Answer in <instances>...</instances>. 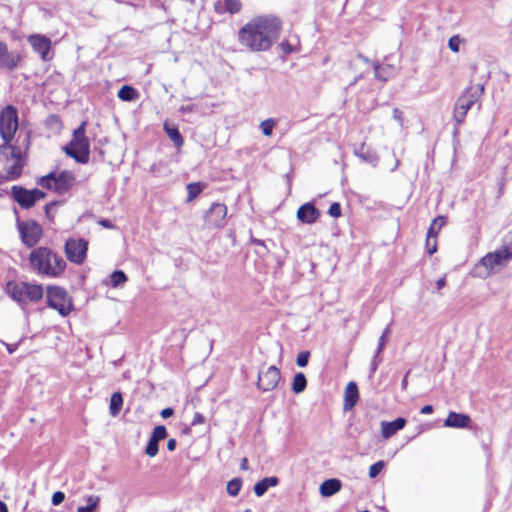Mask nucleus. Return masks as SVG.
<instances>
[{
	"instance_id": "obj_1",
	"label": "nucleus",
	"mask_w": 512,
	"mask_h": 512,
	"mask_svg": "<svg viewBox=\"0 0 512 512\" xmlns=\"http://www.w3.org/2000/svg\"><path fill=\"white\" fill-rule=\"evenodd\" d=\"M280 19L273 15H260L249 20L237 34L241 46L251 52L268 51L279 39Z\"/></svg>"
},
{
	"instance_id": "obj_2",
	"label": "nucleus",
	"mask_w": 512,
	"mask_h": 512,
	"mask_svg": "<svg viewBox=\"0 0 512 512\" xmlns=\"http://www.w3.org/2000/svg\"><path fill=\"white\" fill-rule=\"evenodd\" d=\"M29 261L32 268L40 275L57 278L66 269V262L59 254L48 247H38L31 251Z\"/></svg>"
},
{
	"instance_id": "obj_3",
	"label": "nucleus",
	"mask_w": 512,
	"mask_h": 512,
	"mask_svg": "<svg viewBox=\"0 0 512 512\" xmlns=\"http://www.w3.org/2000/svg\"><path fill=\"white\" fill-rule=\"evenodd\" d=\"M512 259V229L505 235L502 246L487 253L476 265L477 275L482 278L498 272Z\"/></svg>"
},
{
	"instance_id": "obj_4",
	"label": "nucleus",
	"mask_w": 512,
	"mask_h": 512,
	"mask_svg": "<svg viewBox=\"0 0 512 512\" xmlns=\"http://www.w3.org/2000/svg\"><path fill=\"white\" fill-rule=\"evenodd\" d=\"M24 161L20 149L11 144L0 145V183L18 179Z\"/></svg>"
},
{
	"instance_id": "obj_5",
	"label": "nucleus",
	"mask_w": 512,
	"mask_h": 512,
	"mask_svg": "<svg viewBox=\"0 0 512 512\" xmlns=\"http://www.w3.org/2000/svg\"><path fill=\"white\" fill-rule=\"evenodd\" d=\"M6 294L22 308L30 302H38L43 297V287L39 284L9 281L5 288Z\"/></svg>"
},
{
	"instance_id": "obj_6",
	"label": "nucleus",
	"mask_w": 512,
	"mask_h": 512,
	"mask_svg": "<svg viewBox=\"0 0 512 512\" xmlns=\"http://www.w3.org/2000/svg\"><path fill=\"white\" fill-rule=\"evenodd\" d=\"M86 121L74 130L71 141L64 147L65 153L77 163L87 164L90 159V142L86 136Z\"/></svg>"
},
{
	"instance_id": "obj_7",
	"label": "nucleus",
	"mask_w": 512,
	"mask_h": 512,
	"mask_svg": "<svg viewBox=\"0 0 512 512\" xmlns=\"http://www.w3.org/2000/svg\"><path fill=\"white\" fill-rule=\"evenodd\" d=\"M76 177L73 172L63 170L59 174L51 172L41 177L37 184L58 194L67 193L74 185Z\"/></svg>"
},
{
	"instance_id": "obj_8",
	"label": "nucleus",
	"mask_w": 512,
	"mask_h": 512,
	"mask_svg": "<svg viewBox=\"0 0 512 512\" xmlns=\"http://www.w3.org/2000/svg\"><path fill=\"white\" fill-rule=\"evenodd\" d=\"M18 110L13 105H7L0 111V136L3 144H11L18 129Z\"/></svg>"
},
{
	"instance_id": "obj_9",
	"label": "nucleus",
	"mask_w": 512,
	"mask_h": 512,
	"mask_svg": "<svg viewBox=\"0 0 512 512\" xmlns=\"http://www.w3.org/2000/svg\"><path fill=\"white\" fill-rule=\"evenodd\" d=\"M47 305L58 311L61 316H67L72 310V303L64 288L49 286L47 288Z\"/></svg>"
},
{
	"instance_id": "obj_10",
	"label": "nucleus",
	"mask_w": 512,
	"mask_h": 512,
	"mask_svg": "<svg viewBox=\"0 0 512 512\" xmlns=\"http://www.w3.org/2000/svg\"><path fill=\"white\" fill-rule=\"evenodd\" d=\"M227 206L224 203L214 202L203 216V229H222L226 225Z\"/></svg>"
},
{
	"instance_id": "obj_11",
	"label": "nucleus",
	"mask_w": 512,
	"mask_h": 512,
	"mask_svg": "<svg viewBox=\"0 0 512 512\" xmlns=\"http://www.w3.org/2000/svg\"><path fill=\"white\" fill-rule=\"evenodd\" d=\"M483 89V86H481L479 91H474L472 87H469L458 98L453 111V117L457 124L464 122L467 112L474 105L479 93H482Z\"/></svg>"
},
{
	"instance_id": "obj_12",
	"label": "nucleus",
	"mask_w": 512,
	"mask_h": 512,
	"mask_svg": "<svg viewBox=\"0 0 512 512\" xmlns=\"http://www.w3.org/2000/svg\"><path fill=\"white\" fill-rule=\"evenodd\" d=\"M17 228L21 241L27 248L35 247L42 238L43 229L34 220L18 221Z\"/></svg>"
},
{
	"instance_id": "obj_13",
	"label": "nucleus",
	"mask_w": 512,
	"mask_h": 512,
	"mask_svg": "<svg viewBox=\"0 0 512 512\" xmlns=\"http://www.w3.org/2000/svg\"><path fill=\"white\" fill-rule=\"evenodd\" d=\"M13 199L24 209H29L35 203L46 197V193L34 188L28 190L22 186H13L11 189Z\"/></svg>"
},
{
	"instance_id": "obj_14",
	"label": "nucleus",
	"mask_w": 512,
	"mask_h": 512,
	"mask_svg": "<svg viewBox=\"0 0 512 512\" xmlns=\"http://www.w3.org/2000/svg\"><path fill=\"white\" fill-rule=\"evenodd\" d=\"M64 250L66 257L70 262L80 265L86 259L88 242L82 238H69L65 242Z\"/></svg>"
},
{
	"instance_id": "obj_15",
	"label": "nucleus",
	"mask_w": 512,
	"mask_h": 512,
	"mask_svg": "<svg viewBox=\"0 0 512 512\" xmlns=\"http://www.w3.org/2000/svg\"><path fill=\"white\" fill-rule=\"evenodd\" d=\"M28 43L43 61H50L53 58L50 38L41 34H33L28 37Z\"/></svg>"
},
{
	"instance_id": "obj_16",
	"label": "nucleus",
	"mask_w": 512,
	"mask_h": 512,
	"mask_svg": "<svg viewBox=\"0 0 512 512\" xmlns=\"http://www.w3.org/2000/svg\"><path fill=\"white\" fill-rule=\"evenodd\" d=\"M280 371L275 366L261 370L258 376V387L263 391L274 389L280 380Z\"/></svg>"
},
{
	"instance_id": "obj_17",
	"label": "nucleus",
	"mask_w": 512,
	"mask_h": 512,
	"mask_svg": "<svg viewBox=\"0 0 512 512\" xmlns=\"http://www.w3.org/2000/svg\"><path fill=\"white\" fill-rule=\"evenodd\" d=\"M20 61V54L10 52L6 43L0 41V69L12 71L18 67Z\"/></svg>"
},
{
	"instance_id": "obj_18",
	"label": "nucleus",
	"mask_w": 512,
	"mask_h": 512,
	"mask_svg": "<svg viewBox=\"0 0 512 512\" xmlns=\"http://www.w3.org/2000/svg\"><path fill=\"white\" fill-rule=\"evenodd\" d=\"M407 421L403 417L396 418L393 421H382L380 423L381 426V435L384 439H389L394 434H396L398 431L402 430Z\"/></svg>"
},
{
	"instance_id": "obj_19",
	"label": "nucleus",
	"mask_w": 512,
	"mask_h": 512,
	"mask_svg": "<svg viewBox=\"0 0 512 512\" xmlns=\"http://www.w3.org/2000/svg\"><path fill=\"white\" fill-rule=\"evenodd\" d=\"M319 217V211L311 203H305L297 211V218L305 224L314 223Z\"/></svg>"
},
{
	"instance_id": "obj_20",
	"label": "nucleus",
	"mask_w": 512,
	"mask_h": 512,
	"mask_svg": "<svg viewBox=\"0 0 512 512\" xmlns=\"http://www.w3.org/2000/svg\"><path fill=\"white\" fill-rule=\"evenodd\" d=\"M359 398L358 387L355 382H349L344 392V411H350L356 405Z\"/></svg>"
},
{
	"instance_id": "obj_21",
	"label": "nucleus",
	"mask_w": 512,
	"mask_h": 512,
	"mask_svg": "<svg viewBox=\"0 0 512 512\" xmlns=\"http://www.w3.org/2000/svg\"><path fill=\"white\" fill-rule=\"evenodd\" d=\"M471 419L466 414L450 412L444 421L445 427L466 428L469 426Z\"/></svg>"
},
{
	"instance_id": "obj_22",
	"label": "nucleus",
	"mask_w": 512,
	"mask_h": 512,
	"mask_svg": "<svg viewBox=\"0 0 512 512\" xmlns=\"http://www.w3.org/2000/svg\"><path fill=\"white\" fill-rule=\"evenodd\" d=\"M342 488V482L337 478H330L322 482L319 492L322 497H331Z\"/></svg>"
},
{
	"instance_id": "obj_23",
	"label": "nucleus",
	"mask_w": 512,
	"mask_h": 512,
	"mask_svg": "<svg viewBox=\"0 0 512 512\" xmlns=\"http://www.w3.org/2000/svg\"><path fill=\"white\" fill-rule=\"evenodd\" d=\"M355 155L359 157L363 162L369 163L372 166H376L379 160L376 152L365 148L364 145L355 151Z\"/></svg>"
},
{
	"instance_id": "obj_24",
	"label": "nucleus",
	"mask_w": 512,
	"mask_h": 512,
	"mask_svg": "<svg viewBox=\"0 0 512 512\" xmlns=\"http://www.w3.org/2000/svg\"><path fill=\"white\" fill-rule=\"evenodd\" d=\"M278 478L277 477H266L259 482H257L254 486V492L255 494L260 497L266 493L269 487L276 486L278 484Z\"/></svg>"
},
{
	"instance_id": "obj_25",
	"label": "nucleus",
	"mask_w": 512,
	"mask_h": 512,
	"mask_svg": "<svg viewBox=\"0 0 512 512\" xmlns=\"http://www.w3.org/2000/svg\"><path fill=\"white\" fill-rule=\"evenodd\" d=\"M164 130L171 139V141L175 144L176 147L180 148L184 144V139L179 132L177 126L171 125L167 122L164 123Z\"/></svg>"
},
{
	"instance_id": "obj_26",
	"label": "nucleus",
	"mask_w": 512,
	"mask_h": 512,
	"mask_svg": "<svg viewBox=\"0 0 512 512\" xmlns=\"http://www.w3.org/2000/svg\"><path fill=\"white\" fill-rule=\"evenodd\" d=\"M123 406V396L120 392H114L110 398L109 412L111 416L116 417Z\"/></svg>"
},
{
	"instance_id": "obj_27",
	"label": "nucleus",
	"mask_w": 512,
	"mask_h": 512,
	"mask_svg": "<svg viewBox=\"0 0 512 512\" xmlns=\"http://www.w3.org/2000/svg\"><path fill=\"white\" fill-rule=\"evenodd\" d=\"M118 97L122 101H134L139 97V92L132 86L124 85L118 91Z\"/></svg>"
},
{
	"instance_id": "obj_28",
	"label": "nucleus",
	"mask_w": 512,
	"mask_h": 512,
	"mask_svg": "<svg viewBox=\"0 0 512 512\" xmlns=\"http://www.w3.org/2000/svg\"><path fill=\"white\" fill-rule=\"evenodd\" d=\"M445 222L446 219L444 216H438L432 221L427 231V237L429 238V241H432L433 238H437V234L445 225Z\"/></svg>"
},
{
	"instance_id": "obj_29",
	"label": "nucleus",
	"mask_w": 512,
	"mask_h": 512,
	"mask_svg": "<svg viewBox=\"0 0 512 512\" xmlns=\"http://www.w3.org/2000/svg\"><path fill=\"white\" fill-rule=\"evenodd\" d=\"M307 387V379L304 373L298 372L294 375L292 381V390L296 393H302Z\"/></svg>"
},
{
	"instance_id": "obj_30",
	"label": "nucleus",
	"mask_w": 512,
	"mask_h": 512,
	"mask_svg": "<svg viewBox=\"0 0 512 512\" xmlns=\"http://www.w3.org/2000/svg\"><path fill=\"white\" fill-rule=\"evenodd\" d=\"M204 188H205V184H203L201 182L189 183L186 186V189L188 192L186 201L187 202L193 201L195 198L198 197V195L203 191Z\"/></svg>"
},
{
	"instance_id": "obj_31",
	"label": "nucleus",
	"mask_w": 512,
	"mask_h": 512,
	"mask_svg": "<svg viewBox=\"0 0 512 512\" xmlns=\"http://www.w3.org/2000/svg\"><path fill=\"white\" fill-rule=\"evenodd\" d=\"M100 502V498L96 495H90L86 498V505L79 506L77 512H94Z\"/></svg>"
},
{
	"instance_id": "obj_32",
	"label": "nucleus",
	"mask_w": 512,
	"mask_h": 512,
	"mask_svg": "<svg viewBox=\"0 0 512 512\" xmlns=\"http://www.w3.org/2000/svg\"><path fill=\"white\" fill-rule=\"evenodd\" d=\"M242 483V479L239 477L231 479L226 486L227 493L232 497H236L241 490Z\"/></svg>"
},
{
	"instance_id": "obj_33",
	"label": "nucleus",
	"mask_w": 512,
	"mask_h": 512,
	"mask_svg": "<svg viewBox=\"0 0 512 512\" xmlns=\"http://www.w3.org/2000/svg\"><path fill=\"white\" fill-rule=\"evenodd\" d=\"M375 77L382 81H387L392 73V67L387 66V68L381 67L378 63H373Z\"/></svg>"
},
{
	"instance_id": "obj_34",
	"label": "nucleus",
	"mask_w": 512,
	"mask_h": 512,
	"mask_svg": "<svg viewBox=\"0 0 512 512\" xmlns=\"http://www.w3.org/2000/svg\"><path fill=\"white\" fill-rule=\"evenodd\" d=\"M127 280L126 274L121 270H116L110 275V284L114 288L123 285Z\"/></svg>"
},
{
	"instance_id": "obj_35",
	"label": "nucleus",
	"mask_w": 512,
	"mask_h": 512,
	"mask_svg": "<svg viewBox=\"0 0 512 512\" xmlns=\"http://www.w3.org/2000/svg\"><path fill=\"white\" fill-rule=\"evenodd\" d=\"M225 11L230 14H236L240 12L242 3L240 0H224Z\"/></svg>"
},
{
	"instance_id": "obj_36",
	"label": "nucleus",
	"mask_w": 512,
	"mask_h": 512,
	"mask_svg": "<svg viewBox=\"0 0 512 512\" xmlns=\"http://www.w3.org/2000/svg\"><path fill=\"white\" fill-rule=\"evenodd\" d=\"M275 125L276 121L272 118H269L261 122L260 128L265 136H270Z\"/></svg>"
},
{
	"instance_id": "obj_37",
	"label": "nucleus",
	"mask_w": 512,
	"mask_h": 512,
	"mask_svg": "<svg viewBox=\"0 0 512 512\" xmlns=\"http://www.w3.org/2000/svg\"><path fill=\"white\" fill-rule=\"evenodd\" d=\"M166 437H167V430H166L165 426L158 425L153 429V432L151 435L152 439L159 442V441L165 439Z\"/></svg>"
},
{
	"instance_id": "obj_38",
	"label": "nucleus",
	"mask_w": 512,
	"mask_h": 512,
	"mask_svg": "<svg viewBox=\"0 0 512 512\" xmlns=\"http://www.w3.org/2000/svg\"><path fill=\"white\" fill-rule=\"evenodd\" d=\"M158 443H159L158 441H156L150 437V439L147 443L146 449H145V452L148 456L154 457L157 455V453L159 451Z\"/></svg>"
},
{
	"instance_id": "obj_39",
	"label": "nucleus",
	"mask_w": 512,
	"mask_h": 512,
	"mask_svg": "<svg viewBox=\"0 0 512 512\" xmlns=\"http://www.w3.org/2000/svg\"><path fill=\"white\" fill-rule=\"evenodd\" d=\"M384 467H385V462L382 460L372 464L369 468V477L376 478L381 473V471L383 470Z\"/></svg>"
},
{
	"instance_id": "obj_40",
	"label": "nucleus",
	"mask_w": 512,
	"mask_h": 512,
	"mask_svg": "<svg viewBox=\"0 0 512 512\" xmlns=\"http://www.w3.org/2000/svg\"><path fill=\"white\" fill-rule=\"evenodd\" d=\"M462 42H463V39H461V37L459 35H453L448 40V47L450 48L451 51L457 53V52H459L460 44Z\"/></svg>"
},
{
	"instance_id": "obj_41",
	"label": "nucleus",
	"mask_w": 512,
	"mask_h": 512,
	"mask_svg": "<svg viewBox=\"0 0 512 512\" xmlns=\"http://www.w3.org/2000/svg\"><path fill=\"white\" fill-rule=\"evenodd\" d=\"M310 352L309 351H302L299 353L296 359V363L299 367H305L307 366L309 362Z\"/></svg>"
},
{
	"instance_id": "obj_42",
	"label": "nucleus",
	"mask_w": 512,
	"mask_h": 512,
	"mask_svg": "<svg viewBox=\"0 0 512 512\" xmlns=\"http://www.w3.org/2000/svg\"><path fill=\"white\" fill-rule=\"evenodd\" d=\"M328 214L331 217L338 218L341 216V206L339 203H332L329 207Z\"/></svg>"
},
{
	"instance_id": "obj_43",
	"label": "nucleus",
	"mask_w": 512,
	"mask_h": 512,
	"mask_svg": "<svg viewBox=\"0 0 512 512\" xmlns=\"http://www.w3.org/2000/svg\"><path fill=\"white\" fill-rule=\"evenodd\" d=\"M383 358L381 355H378V353H375L374 356H373V359L371 361V364H370V371H371V374H374L378 368V366L380 365V363L382 362Z\"/></svg>"
},
{
	"instance_id": "obj_44",
	"label": "nucleus",
	"mask_w": 512,
	"mask_h": 512,
	"mask_svg": "<svg viewBox=\"0 0 512 512\" xmlns=\"http://www.w3.org/2000/svg\"><path fill=\"white\" fill-rule=\"evenodd\" d=\"M64 499H65V494L61 491H56L52 495V504L54 506H57V505L61 504L64 501Z\"/></svg>"
},
{
	"instance_id": "obj_45",
	"label": "nucleus",
	"mask_w": 512,
	"mask_h": 512,
	"mask_svg": "<svg viewBox=\"0 0 512 512\" xmlns=\"http://www.w3.org/2000/svg\"><path fill=\"white\" fill-rule=\"evenodd\" d=\"M426 247L427 251L430 255L435 253L437 251V240L436 238H433L432 241H429V238L426 237Z\"/></svg>"
},
{
	"instance_id": "obj_46",
	"label": "nucleus",
	"mask_w": 512,
	"mask_h": 512,
	"mask_svg": "<svg viewBox=\"0 0 512 512\" xmlns=\"http://www.w3.org/2000/svg\"><path fill=\"white\" fill-rule=\"evenodd\" d=\"M388 341L389 340L385 339V337L380 336L378 339V345H377L375 353H378V355H381V353L384 350Z\"/></svg>"
},
{
	"instance_id": "obj_47",
	"label": "nucleus",
	"mask_w": 512,
	"mask_h": 512,
	"mask_svg": "<svg viewBox=\"0 0 512 512\" xmlns=\"http://www.w3.org/2000/svg\"><path fill=\"white\" fill-rule=\"evenodd\" d=\"M204 422H205V417L201 413L196 412L192 419L191 425L195 426L198 424H203Z\"/></svg>"
},
{
	"instance_id": "obj_48",
	"label": "nucleus",
	"mask_w": 512,
	"mask_h": 512,
	"mask_svg": "<svg viewBox=\"0 0 512 512\" xmlns=\"http://www.w3.org/2000/svg\"><path fill=\"white\" fill-rule=\"evenodd\" d=\"M173 414H174V409L171 407H167V408L163 409L160 413L161 417L164 419L171 417Z\"/></svg>"
},
{
	"instance_id": "obj_49",
	"label": "nucleus",
	"mask_w": 512,
	"mask_h": 512,
	"mask_svg": "<svg viewBox=\"0 0 512 512\" xmlns=\"http://www.w3.org/2000/svg\"><path fill=\"white\" fill-rule=\"evenodd\" d=\"M446 286V278L445 276L439 278L437 281H436V288L437 290H441L442 288H444Z\"/></svg>"
},
{
	"instance_id": "obj_50",
	"label": "nucleus",
	"mask_w": 512,
	"mask_h": 512,
	"mask_svg": "<svg viewBox=\"0 0 512 512\" xmlns=\"http://www.w3.org/2000/svg\"><path fill=\"white\" fill-rule=\"evenodd\" d=\"M177 442L175 439L171 438L167 442V449L169 451H174L176 449Z\"/></svg>"
},
{
	"instance_id": "obj_51",
	"label": "nucleus",
	"mask_w": 512,
	"mask_h": 512,
	"mask_svg": "<svg viewBox=\"0 0 512 512\" xmlns=\"http://www.w3.org/2000/svg\"><path fill=\"white\" fill-rule=\"evenodd\" d=\"M393 118L398 122H402V112L398 108L393 110Z\"/></svg>"
},
{
	"instance_id": "obj_52",
	"label": "nucleus",
	"mask_w": 512,
	"mask_h": 512,
	"mask_svg": "<svg viewBox=\"0 0 512 512\" xmlns=\"http://www.w3.org/2000/svg\"><path fill=\"white\" fill-rule=\"evenodd\" d=\"M421 414H431L433 413V406L432 405H425L420 410Z\"/></svg>"
},
{
	"instance_id": "obj_53",
	"label": "nucleus",
	"mask_w": 512,
	"mask_h": 512,
	"mask_svg": "<svg viewBox=\"0 0 512 512\" xmlns=\"http://www.w3.org/2000/svg\"><path fill=\"white\" fill-rule=\"evenodd\" d=\"M99 224L102 225L103 227L105 228H108V229H111L113 228V224L110 220L108 219H102L99 221Z\"/></svg>"
},
{
	"instance_id": "obj_54",
	"label": "nucleus",
	"mask_w": 512,
	"mask_h": 512,
	"mask_svg": "<svg viewBox=\"0 0 512 512\" xmlns=\"http://www.w3.org/2000/svg\"><path fill=\"white\" fill-rule=\"evenodd\" d=\"M193 108H194L193 105H186V106L183 105L180 107L179 111L181 113H189V112L193 111Z\"/></svg>"
},
{
	"instance_id": "obj_55",
	"label": "nucleus",
	"mask_w": 512,
	"mask_h": 512,
	"mask_svg": "<svg viewBox=\"0 0 512 512\" xmlns=\"http://www.w3.org/2000/svg\"><path fill=\"white\" fill-rule=\"evenodd\" d=\"M57 204V202H50L46 204L45 206V214L47 217H50L51 208L54 207Z\"/></svg>"
},
{
	"instance_id": "obj_56",
	"label": "nucleus",
	"mask_w": 512,
	"mask_h": 512,
	"mask_svg": "<svg viewBox=\"0 0 512 512\" xmlns=\"http://www.w3.org/2000/svg\"><path fill=\"white\" fill-rule=\"evenodd\" d=\"M251 243H253L255 245L262 246L264 248V250H266V246L264 244V241H262V240H259V239H256L254 237H251Z\"/></svg>"
},
{
	"instance_id": "obj_57",
	"label": "nucleus",
	"mask_w": 512,
	"mask_h": 512,
	"mask_svg": "<svg viewBox=\"0 0 512 512\" xmlns=\"http://www.w3.org/2000/svg\"><path fill=\"white\" fill-rule=\"evenodd\" d=\"M390 333H391V330H390V326L388 325V326L384 329V331L382 332L381 337H385V339L389 340Z\"/></svg>"
},
{
	"instance_id": "obj_58",
	"label": "nucleus",
	"mask_w": 512,
	"mask_h": 512,
	"mask_svg": "<svg viewBox=\"0 0 512 512\" xmlns=\"http://www.w3.org/2000/svg\"><path fill=\"white\" fill-rule=\"evenodd\" d=\"M390 333H391V330H390V326L388 325V326L384 329V331L382 332L381 337H385V339L389 340Z\"/></svg>"
},
{
	"instance_id": "obj_59",
	"label": "nucleus",
	"mask_w": 512,
	"mask_h": 512,
	"mask_svg": "<svg viewBox=\"0 0 512 512\" xmlns=\"http://www.w3.org/2000/svg\"><path fill=\"white\" fill-rule=\"evenodd\" d=\"M281 49L285 54H288V41L283 40L281 43Z\"/></svg>"
},
{
	"instance_id": "obj_60",
	"label": "nucleus",
	"mask_w": 512,
	"mask_h": 512,
	"mask_svg": "<svg viewBox=\"0 0 512 512\" xmlns=\"http://www.w3.org/2000/svg\"><path fill=\"white\" fill-rule=\"evenodd\" d=\"M240 468L242 470H247L248 469V460H247V458H243L242 459L241 464H240Z\"/></svg>"
},
{
	"instance_id": "obj_61",
	"label": "nucleus",
	"mask_w": 512,
	"mask_h": 512,
	"mask_svg": "<svg viewBox=\"0 0 512 512\" xmlns=\"http://www.w3.org/2000/svg\"><path fill=\"white\" fill-rule=\"evenodd\" d=\"M159 165L160 164H153L150 168V171L153 173V174H157L159 172Z\"/></svg>"
},
{
	"instance_id": "obj_62",
	"label": "nucleus",
	"mask_w": 512,
	"mask_h": 512,
	"mask_svg": "<svg viewBox=\"0 0 512 512\" xmlns=\"http://www.w3.org/2000/svg\"><path fill=\"white\" fill-rule=\"evenodd\" d=\"M0 512H8L7 505L0 500Z\"/></svg>"
},
{
	"instance_id": "obj_63",
	"label": "nucleus",
	"mask_w": 512,
	"mask_h": 512,
	"mask_svg": "<svg viewBox=\"0 0 512 512\" xmlns=\"http://www.w3.org/2000/svg\"><path fill=\"white\" fill-rule=\"evenodd\" d=\"M407 386V376L402 380V387L405 388Z\"/></svg>"
},
{
	"instance_id": "obj_64",
	"label": "nucleus",
	"mask_w": 512,
	"mask_h": 512,
	"mask_svg": "<svg viewBox=\"0 0 512 512\" xmlns=\"http://www.w3.org/2000/svg\"><path fill=\"white\" fill-rule=\"evenodd\" d=\"M359 58L362 59L364 62H369V60L363 55H359Z\"/></svg>"
}]
</instances>
